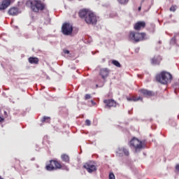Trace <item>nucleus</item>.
I'll return each instance as SVG.
<instances>
[{
    "label": "nucleus",
    "instance_id": "2f4dec72",
    "mask_svg": "<svg viewBox=\"0 0 179 179\" xmlns=\"http://www.w3.org/2000/svg\"><path fill=\"white\" fill-rule=\"evenodd\" d=\"M92 103H93V101H92Z\"/></svg>",
    "mask_w": 179,
    "mask_h": 179
},
{
    "label": "nucleus",
    "instance_id": "20e7f679",
    "mask_svg": "<svg viewBox=\"0 0 179 179\" xmlns=\"http://www.w3.org/2000/svg\"><path fill=\"white\" fill-rule=\"evenodd\" d=\"M145 36L146 34L145 33L131 31L129 33V38H130V40H134V41L138 43V41H142L143 40H145Z\"/></svg>",
    "mask_w": 179,
    "mask_h": 179
},
{
    "label": "nucleus",
    "instance_id": "9d476101",
    "mask_svg": "<svg viewBox=\"0 0 179 179\" xmlns=\"http://www.w3.org/2000/svg\"><path fill=\"white\" fill-rule=\"evenodd\" d=\"M90 12V10L87 9V8H83L81 10H79L78 12V16L79 17H80V19H86V16H87L89 15Z\"/></svg>",
    "mask_w": 179,
    "mask_h": 179
},
{
    "label": "nucleus",
    "instance_id": "5701e85b",
    "mask_svg": "<svg viewBox=\"0 0 179 179\" xmlns=\"http://www.w3.org/2000/svg\"><path fill=\"white\" fill-rule=\"evenodd\" d=\"M122 152L124 153L126 156H129V150L127 148H123Z\"/></svg>",
    "mask_w": 179,
    "mask_h": 179
},
{
    "label": "nucleus",
    "instance_id": "423d86ee",
    "mask_svg": "<svg viewBox=\"0 0 179 179\" xmlns=\"http://www.w3.org/2000/svg\"><path fill=\"white\" fill-rule=\"evenodd\" d=\"M130 145L134 148L136 150L143 149V143L136 138H134L130 141Z\"/></svg>",
    "mask_w": 179,
    "mask_h": 179
},
{
    "label": "nucleus",
    "instance_id": "ddd939ff",
    "mask_svg": "<svg viewBox=\"0 0 179 179\" xmlns=\"http://www.w3.org/2000/svg\"><path fill=\"white\" fill-rule=\"evenodd\" d=\"M104 104H106V107H108L109 108L111 107H117V102L114 101V99H105L103 100Z\"/></svg>",
    "mask_w": 179,
    "mask_h": 179
},
{
    "label": "nucleus",
    "instance_id": "473e14b6",
    "mask_svg": "<svg viewBox=\"0 0 179 179\" xmlns=\"http://www.w3.org/2000/svg\"><path fill=\"white\" fill-rule=\"evenodd\" d=\"M0 179H3V178H0Z\"/></svg>",
    "mask_w": 179,
    "mask_h": 179
},
{
    "label": "nucleus",
    "instance_id": "6e6552de",
    "mask_svg": "<svg viewBox=\"0 0 179 179\" xmlns=\"http://www.w3.org/2000/svg\"><path fill=\"white\" fill-rule=\"evenodd\" d=\"M84 169H87V171L88 173H93V171H96L97 170V168L96 167V165L93 164V162H87L83 166Z\"/></svg>",
    "mask_w": 179,
    "mask_h": 179
},
{
    "label": "nucleus",
    "instance_id": "f3484780",
    "mask_svg": "<svg viewBox=\"0 0 179 179\" xmlns=\"http://www.w3.org/2000/svg\"><path fill=\"white\" fill-rule=\"evenodd\" d=\"M139 100L142 101V100H143V98L141 96L136 97L135 96H132L130 97L127 96V101H139Z\"/></svg>",
    "mask_w": 179,
    "mask_h": 179
},
{
    "label": "nucleus",
    "instance_id": "c756f323",
    "mask_svg": "<svg viewBox=\"0 0 179 179\" xmlns=\"http://www.w3.org/2000/svg\"><path fill=\"white\" fill-rule=\"evenodd\" d=\"M3 120H4L3 117L0 116V122H2V121H3Z\"/></svg>",
    "mask_w": 179,
    "mask_h": 179
},
{
    "label": "nucleus",
    "instance_id": "9b49d317",
    "mask_svg": "<svg viewBox=\"0 0 179 179\" xmlns=\"http://www.w3.org/2000/svg\"><path fill=\"white\" fill-rule=\"evenodd\" d=\"M99 75L101 76L102 79L106 80L108 78V75H110V69L107 68L101 69L99 72Z\"/></svg>",
    "mask_w": 179,
    "mask_h": 179
},
{
    "label": "nucleus",
    "instance_id": "bb28decb",
    "mask_svg": "<svg viewBox=\"0 0 179 179\" xmlns=\"http://www.w3.org/2000/svg\"><path fill=\"white\" fill-rule=\"evenodd\" d=\"M109 179H115V176H114V173H110L109 174Z\"/></svg>",
    "mask_w": 179,
    "mask_h": 179
},
{
    "label": "nucleus",
    "instance_id": "1a4fd4ad",
    "mask_svg": "<svg viewBox=\"0 0 179 179\" xmlns=\"http://www.w3.org/2000/svg\"><path fill=\"white\" fill-rule=\"evenodd\" d=\"M146 27V22L145 21H138L136 24H134V30H142V29H145Z\"/></svg>",
    "mask_w": 179,
    "mask_h": 179
},
{
    "label": "nucleus",
    "instance_id": "a878e982",
    "mask_svg": "<svg viewBox=\"0 0 179 179\" xmlns=\"http://www.w3.org/2000/svg\"><path fill=\"white\" fill-rule=\"evenodd\" d=\"M85 125H87L88 127H90V125H92V122H90V120H85Z\"/></svg>",
    "mask_w": 179,
    "mask_h": 179
},
{
    "label": "nucleus",
    "instance_id": "7c9ffc66",
    "mask_svg": "<svg viewBox=\"0 0 179 179\" xmlns=\"http://www.w3.org/2000/svg\"><path fill=\"white\" fill-rule=\"evenodd\" d=\"M141 9H142V7H141V6H140V7H138V10H139V11H141Z\"/></svg>",
    "mask_w": 179,
    "mask_h": 179
},
{
    "label": "nucleus",
    "instance_id": "4be33fe9",
    "mask_svg": "<svg viewBox=\"0 0 179 179\" xmlns=\"http://www.w3.org/2000/svg\"><path fill=\"white\" fill-rule=\"evenodd\" d=\"M50 117L44 116L41 119V122H50Z\"/></svg>",
    "mask_w": 179,
    "mask_h": 179
},
{
    "label": "nucleus",
    "instance_id": "0eeeda50",
    "mask_svg": "<svg viewBox=\"0 0 179 179\" xmlns=\"http://www.w3.org/2000/svg\"><path fill=\"white\" fill-rule=\"evenodd\" d=\"M62 31L64 36H71L72 31H73V28L69 23H64L62 27Z\"/></svg>",
    "mask_w": 179,
    "mask_h": 179
},
{
    "label": "nucleus",
    "instance_id": "f257e3e1",
    "mask_svg": "<svg viewBox=\"0 0 179 179\" xmlns=\"http://www.w3.org/2000/svg\"><path fill=\"white\" fill-rule=\"evenodd\" d=\"M45 169L48 171H54V170H59L61 169L66 170V171H69V168L65 165H62L59 162L54 159L50 161V164L46 165Z\"/></svg>",
    "mask_w": 179,
    "mask_h": 179
},
{
    "label": "nucleus",
    "instance_id": "f8f14e48",
    "mask_svg": "<svg viewBox=\"0 0 179 179\" xmlns=\"http://www.w3.org/2000/svg\"><path fill=\"white\" fill-rule=\"evenodd\" d=\"M20 13V11L19 10V8L17 7H11L9 8L8 11V14L10 16H17L18 14Z\"/></svg>",
    "mask_w": 179,
    "mask_h": 179
},
{
    "label": "nucleus",
    "instance_id": "393cba45",
    "mask_svg": "<svg viewBox=\"0 0 179 179\" xmlns=\"http://www.w3.org/2000/svg\"><path fill=\"white\" fill-rule=\"evenodd\" d=\"M92 99V96L89 94H85V100H90Z\"/></svg>",
    "mask_w": 179,
    "mask_h": 179
},
{
    "label": "nucleus",
    "instance_id": "412c9836",
    "mask_svg": "<svg viewBox=\"0 0 179 179\" xmlns=\"http://www.w3.org/2000/svg\"><path fill=\"white\" fill-rule=\"evenodd\" d=\"M118 3L120 5H127L128 2H129V0H117Z\"/></svg>",
    "mask_w": 179,
    "mask_h": 179
},
{
    "label": "nucleus",
    "instance_id": "6ab92c4d",
    "mask_svg": "<svg viewBox=\"0 0 179 179\" xmlns=\"http://www.w3.org/2000/svg\"><path fill=\"white\" fill-rule=\"evenodd\" d=\"M61 159L62 162H64L65 163H69L70 162L69 156L66 154H62L61 155Z\"/></svg>",
    "mask_w": 179,
    "mask_h": 179
},
{
    "label": "nucleus",
    "instance_id": "7ed1b4c3",
    "mask_svg": "<svg viewBox=\"0 0 179 179\" xmlns=\"http://www.w3.org/2000/svg\"><path fill=\"white\" fill-rule=\"evenodd\" d=\"M30 5L31 10L36 13H38L40 10H44L45 9V4L40 0H33L30 2Z\"/></svg>",
    "mask_w": 179,
    "mask_h": 179
},
{
    "label": "nucleus",
    "instance_id": "cd10ccee",
    "mask_svg": "<svg viewBox=\"0 0 179 179\" xmlns=\"http://www.w3.org/2000/svg\"><path fill=\"white\" fill-rule=\"evenodd\" d=\"M63 52L64 54H69V50H64Z\"/></svg>",
    "mask_w": 179,
    "mask_h": 179
},
{
    "label": "nucleus",
    "instance_id": "aec40b11",
    "mask_svg": "<svg viewBox=\"0 0 179 179\" xmlns=\"http://www.w3.org/2000/svg\"><path fill=\"white\" fill-rule=\"evenodd\" d=\"M112 64L113 65H115V66H117V68H121V64H120V62L117 60H113Z\"/></svg>",
    "mask_w": 179,
    "mask_h": 179
},
{
    "label": "nucleus",
    "instance_id": "4468645a",
    "mask_svg": "<svg viewBox=\"0 0 179 179\" xmlns=\"http://www.w3.org/2000/svg\"><path fill=\"white\" fill-rule=\"evenodd\" d=\"M10 0H3L0 3V10H5V9L10 6Z\"/></svg>",
    "mask_w": 179,
    "mask_h": 179
},
{
    "label": "nucleus",
    "instance_id": "c85d7f7f",
    "mask_svg": "<svg viewBox=\"0 0 179 179\" xmlns=\"http://www.w3.org/2000/svg\"><path fill=\"white\" fill-rule=\"evenodd\" d=\"M176 170H177L178 171H179V164H177V165L176 166Z\"/></svg>",
    "mask_w": 179,
    "mask_h": 179
},
{
    "label": "nucleus",
    "instance_id": "39448f33",
    "mask_svg": "<svg viewBox=\"0 0 179 179\" xmlns=\"http://www.w3.org/2000/svg\"><path fill=\"white\" fill-rule=\"evenodd\" d=\"M85 22L87 24H97V16L92 11L88 13V15L85 17Z\"/></svg>",
    "mask_w": 179,
    "mask_h": 179
},
{
    "label": "nucleus",
    "instance_id": "a211bd4d",
    "mask_svg": "<svg viewBox=\"0 0 179 179\" xmlns=\"http://www.w3.org/2000/svg\"><path fill=\"white\" fill-rule=\"evenodd\" d=\"M28 61H29V64H35V65H37V64H38V62L40 60L37 57H30L28 59Z\"/></svg>",
    "mask_w": 179,
    "mask_h": 179
},
{
    "label": "nucleus",
    "instance_id": "b1692460",
    "mask_svg": "<svg viewBox=\"0 0 179 179\" xmlns=\"http://www.w3.org/2000/svg\"><path fill=\"white\" fill-rule=\"evenodd\" d=\"M170 10L171 12H176V10H177V6H172L170 8Z\"/></svg>",
    "mask_w": 179,
    "mask_h": 179
},
{
    "label": "nucleus",
    "instance_id": "f03ea898",
    "mask_svg": "<svg viewBox=\"0 0 179 179\" xmlns=\"http://www.w3.org/2000/svg\"><path fill=\"white\" fill-rule=\"evenodd\" d=\"M156 79L157 82H159V83H162V85H167V83L171 82L173 76H171L170 73L162 71L160 74H158L156 76Z\"/></svg>",
    "mask_w": 179,
    "mask_h": 179
},
{
    "label": "nucleus",
    "instance_id": "dca6fc26",
    "mask_svg": "<svg viewBox=\"0 0 179 179\" xmlns=\"http://www.w3.org/2000/svg\"><path fill=\"white\" fill-rule=\"evenodd\" d=\"M162 58L160 56H158L157 57H153L151 59V64H152V65H159L162 62Z\"/></svg>",
    "mask_w": 179,
    "mask_h": 179
},
{
    "label": "nucleus",
    "instance_id": "2eb2a0df",
    "mask_svg": "<svg viewBox=\"0 0 179 179\" xmlns=\"http://www.w3.org/2000/svg\"><path fill=\"white\" fill-rule=\"evenodd\" d=\"M139 92L141 94H143L145 97H152V96H155V92L148 90H140Z\"/></svg>",
    "mask_w": 179,
    "mask_h": 179
}]
</instances>
